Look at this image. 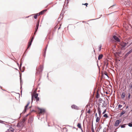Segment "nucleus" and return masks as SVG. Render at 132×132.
I'll list each match as a JSON object with an SVG mask.
<instances>
[{"label": "nucleus", "instance_id": "nucleus-37", "mask_svg": "<svg viewBox=\"0 0 132 132\" xmlns=\"http://www.w3.org/2000/svg\"><path fill=\"white\" fill-rule=\"evenodd\" d=\"M4 122L3 121L0 120V123H3Z\"/></svg>", "mask_w": 132, "mask_h": 132}, {"label": "nucleus", "instance_id": "nucleus-29", "mask_svg": "<svg viewBox=\"0 0 132 132\" xmlns=\"http://www.w3.org/2000/svg\"><path fill=\"white\" fill-rule=\"evenodd\" d=\"M37 16H38L37 14H36L34 16V18L35 19H36L37 18Z\"/></svg>", "mask_w": 132, "mask_h": 132}, {"label": "nucleus", "instance_id": "nucleus-39", "mask_svg": "<svg viewBox=\"0 0 132 132\" xmlns=\"http://www.w3.org/2000/svg\"><path fill=\"white\" fill-rule=\"evenodd\" d=\"M128 108V106H126V109H127V108Z\"/></svg>", "mask_w": 132, "mask_h": 132}, {"label": "nucleus", "instance_id": "nucleus-25", "mask_svg": "<svg viewBox=\"0 0 132 132\" xmlns=\"http://www.w3.org/2000/svg\"><path fill=\"white\" fill-rule=\"evenodd\" d=\"M101 109L102 110H104V111L103 112V114H104L106 111V109H105V108L104 109H103V108H102Z\"/></svg>", "mask_w": 132, "mask_h": 132}, {"label": "nucleus", "instance_id": "nucleus-10", "mask_svg": "<svg viewBox=\"0 0 132 132\" xmlns=\"http://www.w3.org/2000/svg\"><path fill=\"white\" fill-rule=\"evenodd\" d=\"M97 110L98 111V114H99V116L100 117H101V108H100V107L99 106L97 108Z\"/></svg>", "mask_w": 132, "mask_h": 132}, {"label": "nucleus", "instance_id": "nucleus-2", "mask_svg": "<svg viewBox=\"0 0 132 132\" xmlns=\"http://www.w3.org/2000/svg\"><path fill=\"white\" fill-rule=\"evenodd\" d=\"M38 94L36 93V92H35L33 94V95L32 96V101L33 100V99L34 97L36 99V100L37 102L39 101V97H38Z\"/></svg>", "mask_w": 132, "mask_h": 132}, {"label": "nucleus", "instance_id": "nucleus-23", "mask_svg": "<svg viewBox=\"0 0 132 132\" xmlns=\"http://www.w3.org/2000/svg\"><path fill=\"white\" fill-rule=\"evenodd\" d=\"M132 52V49H131V50H130L129 52H128L127 54H126V55L127 56L130 53H131Z\"/></svg>", "mask_w": 132, "mask_h": 132}, {"label": "nucleus", "instance_id": "nucleus-27", "mask_svg": "<svg viewBox=\"0 0 132 132\" xmlns=\"http://www.w3.org/2000/svg\"><path fill=\"white\" fill-rule=\"evenodd\" d=\"M104 117L106 118H108V116L107 114H105L103 116Z\"/></svg>", "mask_w": 132, "mask_h": 132}, {"label": "nucleus", "instance_id": "nucleus-35", "mask_svg": "<svg viewBox=\"0 0 132 132\" xmlns=\"http://www.w3.org/2000/svg\"><path fill=\"white\" fill-rule=\"evenodd\" d=\"M88 4L87 3H85L84 4H82V5H85L86 6V7H87V5H88Z\"/></svg>", "mask_w": 132, "mask_h": 132}, {"label": "nucleus", "instance_id": "nucleus-5", "mask_svg": "<svg viewBox=\"0 0 132 132\" xmlns=\"http://www.w3.org/2000/svg\"><path fill=\"white\" fill-rule=\"evenodd\" d=\"M106 102L105 101H103L102 103V105L101 106V107L100 106V108L101 109H102V108L103 109L104 108L106 107Z\"/></svg>", "mask_w": 132, "mask_h": 132}, {"label": "nucleus", "instance_id": "nucleus-16", "mask_svg": "<svg viewBox=\"0 0 132 132\" xmlns=\"http://www.w3.org/2000/svg\"><path fill=\"white\" fill-rule=\"evenodd\" d=\"M120 122V121L119 120H116L115 122L114 126H118L119 125Z\"/></svg>", "mask_w": 132, "mask_h": 132}, {"label": "nucleus", "instance_id": "nucleus-12", "mask_svg": "<svg viewBox=\"0 0 132 132\" xmlns=\"http://www.w3.org/2000/svg\"><path fill=\"white\" fill-rule=\"evenodd\" d=\"M34 38V37H33L31 40L30 42H29L28 43V46L27 47V49H28L31 45V43L32 42L33 39Z\"/></svg>", "mask_w": 132, "mask_h": 132}, {"label": "nucleus", "instance_id": "nucleus-42", "mask_svg": "<svg viewBox=\"0 0 132 132\" xmlns=\"http://www.w3.org/2000/svg\"><path fill=\"white\" fill-rule=\"evenodd\" d=\"M101 101H102V100L101 99Z\"/></svg>", "mask_w": 132, "mask_h": 132}, {"label": "nucleus", "instance_id": "nucleus-26", "mask_svg": "<svg viewBox=\"0 0 132 132\" xmlns=\"http://www.w3.org/2000/svg\"><path fill=\"white\" fill-rule=\"evenodd\" d=\"M92 127L91 128V130L92 131V132H95L94 128H93V125H92Z\"/></svg>", "mask_w": 132, "mask_h": 132}, {"label": "nucleus", "instance_id": "nucleus-13", "mask_svg": "<svg viewBox=\"0 0 132 132\" xmlns=\"http://www.w3.org/2000/svg\"><path fill=\"white\" fill-rule=\"evenodd\" d=\"M47 11V10L46 9H45V10L42 11L39 13L38 15H42L44 13L46 12Z\"/></svg>", "mask_w": 132, "mask_h": 132}, {"label": "nucleus", "instance_id": "nucleus-30", "mask_svg": "<svg viewBox=\"0 0 132 132\" xmlns=\"http://www.w3.org/2000/svg\"><path fill=\"white\" fill-rule=\"evenodd\" d=\"M129 89H131L132 88V84H130L129 85Z\"/></svg>", "mask_w": 132, "mask_h": 132}, {"label": "nucleus", "instance_id": "nucleus-21", "mask_svg": "<svg viewBox=\"0 0 132 132\" xmlns=\"http://www.w3.org/2000/svg\"><path fill=\"white\" fill-rule=\"evenodd\" d=\"M125 92H123L121 95V97L122 98H125Z\"/></svg>", "mask_w": 132, "mask_h": 132}, {"label": "nucleus", "instance_id": "nucleus-38", "mask_svg": "<svg viewBox=\"0 0 132 132\" xmlns=\"http://www.w3.org/2000/svg\"><path fill=\"white\" fill-rule=\"evenodd\" d=\"M95 116L96 117H97V113H96L95 114Z\"/></svg>", "mask_w": 132, "mask_h": 132}, {"label": "nucleus", "instance_id": "nucleus-34", "mask_svg": "<svg viewBox=\"0 0 132 132\" xmlns=\"http://www.w3.org/2000/svg\"><path fill=\"white\" fill-rule=\"evenodd\" d=\"M99 95L98 94V93H97V95H96V97L97 98H98L99 97Z\"/></svg>", "mask_w": 132, "mask_h": 132}, {"label": "nucleus", "instance_id": "nucleus-44", "mask_svg": "<svg viewBox=\"0 0 132 132\" xmlns=\"http://www.w3.org/2000/svg\"><path fill=\"white\" fill-rule=\"evenodd\" d=\"M68 0H67V1H68Z\"/></svg>", "mask_w": 132, "mask_h": 132}, {"label": "nucleus", "instance_id": "nucleus-7", "mask_svg": "<svg viewBox=\"0 0 132 132\" xmlns=\"http://www.w3.org/2000/svg\"><path fill=\"white\" fill-rule=\"evenodd\" d=\"M39 21L37 23L35 29V32L34 33V35L35 34H36V32L37 30L38 29V26H39Z\"/></svg>", "mask_w": 132, "mask_h": 132}, {"label": "nucleus", "instance_id": "nucleus-17", "mask_svg": "<svg viewBox=\"0 0 132 132\" xmlns=\"http://www.w3.org/2000/svg\"><path fill=\"white\" fill-rule=\"evenodd\" d=\"M77 126L79 128L81 129V130L82 131V129L81 127V124L80 123H78L77 124Z\"/></svg>", "mask_w": 132, "mask_h": 132}, {"label": "nucleus", "instance_id": "nucleus-28", "mask_svg": "<svg viewBox=\"0 0 132 132\" xmlns=\"http://www.w3.org/2000/svg\"><path fill=\"white\" fill-rule=\"evenodd\" d=\"M128 125L130 127H132V122L129 123Z\"/></svg>", "mask_w": 132, "mask_h": 132}, {"label": "nucleus", "instance_id": "nucleus-32", "mask_svg": "<svg viewBox=\"0 0 132 132\" xmlns=\"http://www.w3.org/2000/svg\"><path fill=\"white\" fill-rule=\"evenodd\" d=\"M87 112L89 114L90 113V109H88V110H87Z\"/></svg>", "mask_w": 132, "mask_h": 132}, {"label": "nucleus", "instance_id": "nucleus-9", "mask_svg": "<svg viewBox=\"0 0 132 132\" xmlns=\"http://www.w3.org/2000/svg\"><path fill=\"white\" fill-rule=\"evenodd\" d=\"M113 37L114 39L116 40V42H119L120 41V39L116 36L114 35L113 36Z\"/></svg>", "mask_w": 132, "mask_h": 132}, {"label": "nucleus", "instance_id": "nucleus-31", "mask_svg": "<svg viewBox=\"0 0 132 132\" xmlns=\"http://www.w3.org/2000/svg\"><path fill=\"white\" fill-rule=\"evenodd\" d=\"M125 125H126L125 124L122 125L120 126L121 127V128H124L125 127Z\"/></svg>", "mask_w": 132, "mask_h": 132}, {"label": "nucleus", "instance_id": "nucleus-18", "mask_svg": "<svg viewBox=\"0 0 132 132\" xmlns=\"http://www.w3.org/2000/svg\"><path fill=\"white\" fill-rule=\"evenodd\" d=\"M33 121V118L32 117H30L28 119V122H29L31 123Z\"/></svg>", "mask_w": 132, "mask_h": 132}, {"label": "nucleus", "instance_id": "nucleus-8", "mask_svg": "<svg viewBox=\"0 0 132 132\" xmlns=\"http://www.w3.org/2000/svg\"><path fill=\"white\" fill-rule=\"evenodd\" d=\"M14 129L11 127H10L8 129L7 132H13Z\"/></svg>", "mask_w": 132, "mask_h": 132}, {"label": "nucleus", "instance_id": "nucleus-40", "mask_svg": "<svg viewBox=\"0 0 132 132\" xmlns=\"http://www.w3.org/2000/svg\"><path fill=\"white\" fill-rule=\"evenodd\" d=\"M88 24V23H86V24H85V25L86 26H87Z\"/></svg>", "mask_w": 132, "mask_h": 132}, {"label": "nucleus", "instance_id": "nucleus-6", "mask_svg": "<svg viewBox=\"0 0 132 132\" xmlns=\"http://www.w3.org/2000/svg\"><path fill=\"white\" fill-rule=\"evenodd\" d=\"M23 125L24 124L20 121L18 123L17 126V127L21 128L23 126Z\"/></svg>", "mask_w": 132, "mask_h": 132}, {"label": "nucleus", "instance_id": "nucleus-22", "mask_svg": "<svg viewBox=\"0 0 132 132\" xmlns=\"http://www.w3.org/2000/svg\"><path fill=\"white\" fill-rule=\"evenodd\" d=\"M103 57V55L102 54H100L98 57V60H100Z\"/></svg>", "mask_w": 132, "mask_h": 132}, {"label": "nucleus", "instance_id": "nucleus-33", "mask_svg": "<svg viewBox=\"0 0 132 132\" xmlns=\"http://www.w3.org/2000/svg\"><path fill=\"white\" fill-rule=\"evenodd\" d=\"M128 94V98L129 99L130 98V93Z\"/></svg>", "mask_w": 132, "mask_h": 132}, {"label": "nucleus", "instance_id": "nucleus-20", "mask_svg": "<svg viewBox=\"0 0 132 132\" xmlns=\"http://www.w3.org/2000/svg\"><path fill=\"white\" fill-rule=\"evenodd\" d=\"M26 120V118H24L22 119L20 121L24 124V122Z\"/></svg>", "mask_w": 132, "mask_h": 132}, {"label": "nucleus", "instance_id": "nucleus-41", "mask_svg": "<svg viewBox=\"0 0 132 132\" xmlns=\"http://www.w3.org/2000/svg\"><path fill=\"white\" fill-rule=\"evenodd\" d=\"M104 74H105V75H106V73H104Z\"/></svg>", "mask_w": 132, "mask_h": 132}, {"label": "nucleus", "instance_id": "nucleus-3", "mask_svg": "<svg viewBox=\"0 0 132 132\" xmlns=\"http://www.w3.org/2000/svg\"><path fill=\"white\" fill-rule=\"evenodd\" d=\"M128 44V42L126 43L123 42H121L120 43V45L121 46V48L122 49H125V47L126 45Z\"/></svg>", "mask_w": 132, "mask_h": 132}, {"label": "nucleus", "instance_id": "nucleus-4", "mask_svg": "<svg viewBox=\"0 0 132 132\" xmlns=\"http://www.w3.org/2000/svg\"><path fill=\"white\" fill-rule=\"evenodd\" d=\"M38 112L39 114H44L45 112V111L44 109L39 108H38Z\"/></svg>", "mask_w": 132, "mask_h": 132}, {"label": "nucleus", "instance_id": "nucleus-19", "mask_svg": "<svg viewBox=\"0 0 132 132\" xmlns=\"http://www.w3.org/2000/svg\"><path fill=\"white\" fill-rule=\"evenodd\" d=\"M96 117V122H99L100 121V119L101 117Z\"/></svg>", "mask_w": 132, "mask_h": 132}, {"label": "nucleus", "instance_id": "nucleus-1", "mask_svg": "<svg viewBox=\"0 0 132 132\" xmlns=\"http://www.w3.org/2000/svg\"><path fill=\"white\" fill-rule=\"evenodd\" d=\"M43 67V65H40L39 67H38L37 68V71L36 73L37 74H39L42 71Z\"/></svg>", "mask_w": 132, "mask_h": 132}, {"label": "nucleus", "instance_id": "nucleus-24", "mask_svg": "<svg viewBox=\"0 0 132 132\" xmlns=\"http://www.w3.org/2000/svg\"><path fill=\"white\" fill-rule=\"evenodd\" d=\"M47 48V47L46 46L44 50V55H45V54L46 52V50Z\"/></svg>", "mask_w": 132, "mask_h": 132}, {"label": "nucleus", "instance_id": "nucleus-11", "mask_svg": "<svg viewBox=\"0 0 132 132\" xmlns=\"http://www.w3.org/2000/svg\"><path fill=\"white\" fill-rule=\"evenodd\" d=\"M30 104V102H28L27 105L25 106L24 109L23 111H24V112H25L26 110L28 109V105H29Z\"/></svg>", "mask_w": 132, "mask_h": 132}, {"label": "nucleus", "instance_id": "nucleus-15", "mask_svg": "<svg viewBox=\"0 0 132 132\" xmlns=\"http://www.w3.org/2000/svg\"><path fill=\"white\" fill-rule=\"evenodd\" d=\"M127 112V111L126 110H123L122 111V112H121L120 113V117H121L123 115L125 114Z\"/></svg>", "mask_w": 132, "mask_h": 132}, {"label": "nucleus", "instance_id": "nucleus-36", "mask_svg": "<svg viewBox=\"0 0 132 132\" xmlns=\"http://www.w3.org/2000/svg\"><path fill=\"white\" fill-rule=\"evenodd\" d=\"M122 106V105H118V108H121Z\"/></svg>", "mask_w": 132, "mask_h": 132}, {"label": "nucleus", "instance_id": "nucleus-43", "mask_svg": "<svg viewBox=\"0 0 132 132\" xmlns=\"http://www.w3.org/2000/svg\"><path fill=\"white\" fill-rule=\"evenodd\" d=\"M106 94H107V92H106Z\"/></svg>", "mask_w": 132, "mask_h": 132}, {"label": "nucleus", "instance_id": "nucleus-14", "mask_svg": "<svg viewBox=\"0 0 132 132\" xmlns=\"http://www.w3.org/2000/svg\"><path fill=\"white\" fill-rule=\"evenodd\" d=\"M71 107L73 109H75L76 110H78V107L77 106H76L75 105H72L71 106Z\"/></svg>", "mask_w": 132, "mask_h": 132}]
</instances>
